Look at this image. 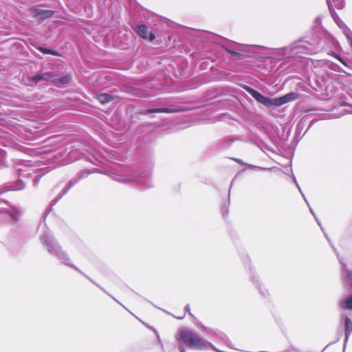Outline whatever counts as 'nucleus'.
<instances>
[{
	"instance_id": "1",
	"label": "nucleus",
	"mask_w": 352,
	"mask_h": 352,
	"mask_svg": "<svg viewBox=\"0 0 352 352\" xmlns=\"http://www.w3.org/2000/svg\"><path fill=\"white\" fill-rule=\"evenodd\" d=\"M246 91L258 102L266 107L275 106L274 99L268 98L251 87H246Z\"/></svg>"
},
{
	"instance_id": "2",
	"label": "nucleus",
	"mask_w": 352,
	"mask_h": 352,
	"mask_svg": "<svg viewBox=\"0 0 352 352\" xmlns=\"http://www.w3.org/2000/svg\"><path fill=\"white\" fill-rule=\"evenodd\" d=\"M298 96H299V95L298 93L291 92V93L285 94L283 96H281V97H279L277 98H274L275 106L280 107L285 103L294 101V100L298 99Z\"/></svg>"
},
{
	"instance_id": "3",
	"label": "nucleus",
	"mask_w": 352,
	"mask_h": 352,
	"mask_svg": "<svg viewBox=\"0 0 352 352\" xmlns=\"http://www.w3.org/2000/svg\"><path fill=\"white\" fill-rule=\"evenodd\" d=\"M31 12L34 18L40 20H45L52 16L54 12L50 10H41L38 8H32Z\"/></svg>"
},
{
	"instance_id": "4",
	"label": "nucleus",
	"mask_w": 352,
	"mask_h": 352,
	"mask_svg": "<svg viewBox=\"0 0 352 352\" xmlns=\"http://www.w3.org/2000/svg\"><path fill=\"white\" fill-rule=\"evenodd\" d=\"M136 32L143 39H148L150 41H153L155 38L153 32H148V28L145 25H140L138 26Z\"/></svg>"
},
{
	"instance_id": "5",
	"label": "nucleus",
	"mask_w": 352,
	"mask_h": 352,
	"mask_svg": "<svg viewBox=\"0 0 352 352\" xmlns=\"http://www.w3.org/2000/svg\"><path fill=\"white\" fill-rule=\"evenodd\" d=\"M340 263L342 265V277L344 281L349 284L352 289V270H349L346 265L341 260Z\"/></svg>"
},
{
	"instance_id": "6",
	"label": "nucleus",
	"mask_w": 352,
	"mask_h": 352,
	"mask_svg": "<svg viewBox=\"0 0 352 352\" xmlns=\"http://www.w3.org/2000/svg\"><path fill=\"white\" fill-rule=\"evenodd\" d=\"M335 21L338 24V25L342 30L343 33L346 37L347 40L349 43H352V32L345 25V24L340 19H335Z\"/></svg>"
},
{
	"instance_id": "7",
	"label": "nucleus",
	"mask_w": 352,
	"mask_h": 352,
	"mask_svg": "<svg viewBox=\"0 0 352 352\" xmlns=\"http://www.w3.org/2000/svg\"><path fill=\"white\" fill-rule=\"evenodd\" d=\"M340 307L344 309L352 310V295L343 298L340 300Z\"/></svg>"
},
{
	"instance_id": "8",
	"label": "nucleus",
	"mask_w": 352,
	"mask_h": 352,
	"mask_svg": "<svg viewBox=\"0 0 352 352\" xmlns=\"http://www.w3.org/2000/svg\"><path fill=\"white\" fill-rule=\"evenodd\" d=\"M344 331H345V342L348 340L351 333L352 332V321L351 319L346 316L345 318V324H344Z\"/></svg>"
},
{
	"instance_id": "9",
	"label": "nucleus",
	"mask_w": 352,
	"mask_h": 352,
	"mask_svg": "<svg viewBox=\"0 0 352 352\" xmlns=\"http://www.w3.org/2000/svg\"><path fill=\"white\" fill-rule=\"evenodd\" d=\"M329 10H331L333 7L338 9H342L344 6L343 0H327Z\"/></svg>"
},
{
	"instance_id": "10",
	"label": "nucleus",
	"mask_w": 352,
	"mask_h": 352,
	"mask_svg": "<svg viewBox=\"0 0 352 352\" xmlns=\"http://www.w3.org/2000/svg\"><path fill=\"white\" fill-rule=\"evenodd\" d=\"M170 112H175V111L171 110L168 108H157V109H150L148 110H145L142 112V114L146 115L148 113H170Z\"/></svg>"
},
{
	"instance_id": "11",
	"label": "nucleus",
	"mask_w": 352,
	"mask_h": 352,
	"mask_svg": "<svg viewBox=\"0 0 352 352\" xmlns=\"http://www.w3.org/2000/svg\"><path fill=\"white\" fill-rule=\"evenodd\" d=\"M96 98L101 104H106L113 100V97L108 94H98Z\"/></svg>"
},
{
	"instance_id": "12",
	"label": "nucleus",
	"mask_w": 352,
	"mask_h": 352,
	"mask_svg": "<svg viewBox=\"0 0 352 352\" xmlns=\"http://www.w3.org/2000/svg\"><path fill=\"white\" fill-rule=\"evenodd\" d=\"M38 50L40 52H41L42 53L45 54H52V55L58 56H60L59 53L54 50L47 49V48H45L43 47H39L38 48Z\"/></svg>"
},
{
	"instance_id": "13",
	"label": "nucleus",
	"mask_w": 352,
	"mask_h": 352,
	"mask_svg": "<svg viewBox=\"0 0 352 352\" xmlns=\"http://www.w3.org/2000/svg\"><path fill=\"white\" fill-rule=\"evenodd\" d=\"M72 80V76L71 75H67V76H63L61 78H60L56 82V84L58 85V83H60V84H67L69 83Z\"/></svg>"
},
{
	"instance_id": "14",
	"label": "nucleus",
	"mask_w": 352,
	"mask_h": 352,
	"mask_svg": "<svg viewBox=\"0 0 352 352\" xmlns=\"http://www.w3.org/2000/svg\"><path fill=\"white\" fill-rule=\"evenodd\" d=\"M44 78L43 75H36L32 78V80L36 82H38Z\"/></svg>"
},
{
	"instance_id": "15",
	"label": "nucleus",
	"mask_w": 352,
	"mask_h": 352,
	"mask_svg": "<svg viewBox=\"0 0 352 352\" xmlns=\"http://www.w3.org/2000/svg\"><path fill=\"white\" fill-rule=\"evenodd\" d=\"M228 52L230 54H232V55H233V56H237V55H239V53H237V52H234V51H232V50H228Z\"/></svg>"
},
{
	"instance_id": "16",
	"label": "nucleus",
	"mask_w": 352,
	"mask_h": 352,
	"mask_svg": "<svg viewBox=\"0 0 352 352\" xmlns=\"http://www.w3.org/2000/svg\"><path fill=\"white\" fill-rule=\"evenodd\" d=\"M261 292H262L264 296H267L268 294L267 290L265 289H263V291L261 289Z\"/></svg>"
},
{
	"instance_id": "17",
	"label": "nucleus",
	"mask_w": 352,
	"mask_h": 352,
	"mask_svg": "<svg viewBox=\"0 0 352 352\" xmlns=\"http://www.w3.org/2000/svg\"><path fill=\"white\" fill-rule=\"evenodd\" d=\"M185 309H186V311H190V307H189V305H186L185 307Z\"/></svg>"
},
{
	"instance_id": "18",
	"label": "nucleus",
	"mask_w": 352,
	"mask_h": 352,
	"mask_svg": "<svg viewBox=\"0 0 352 352\" xmlns=\"http://www.w3.org/2000/svg\"><path fill=\"white\" fill-rule=\"evenodd\" d=\"M257 168L259 170H267V168H262V167H257Z\"/></svg>"
},
{
	"instance_id": "19",
	"label": "nucleus",
	"mask_w": 352,
	"mask_h": 352,
	"mask_svg": "<svg viewBox=\"0 0 352 352\" xmlns=\"http://www.w3.org/2000/svg\"><path fill=\"white\" fill-rule=\"evenodd\" d=\"M302 197H304V199H305V201H306V203L309 205V204H308V201H307V199L305 198V197L304 196V195H303L302 193Z\"/></svg>"
},
{
	"instance_id": "20",
	"label": "nucleus",
	"mask_w": 352,
	"mask_h": 352,
	"mask_svg": "<svg viewBox=\"0 0 352 352\" xmlns=\"http://www.w3.org/2000/svg\"><path fill=\"white\" fill-rule=\"evenodd\" d=\"M294 182H295V183H297L295 179H294ZM297 186H298V188L299 190H300V186L298 185H297ZM300 191H301V190H300ZM300 192L302 193V192Z\"/></svg>"
},
{
	"instance_id": "21",
	"label": "nucleus",
	"mask_w": 352,
	"mask_h": 352,
	"mask_svg": "<svg viewBox=\"0 0 352 352\" xmlns=\"http://www.w3.org/2000/svg\"><path fill=\"white\" fill-rule=\"evenodd\" d=\"M310 211H311V212L313 214H314V211L312 210V209H311V208H310Z\"/></svg>"
},
{
	"instance_id": "22",
	"label": "nucleus",
	"mask_w": 352,
	"mask_h": 352,
	"mask_svg": "<svg viewBox=\"0 0 352 352\" xmlns=\"http://www.w3.org/2000/svg\"><path fill=\"white\" fill-rule=\"evenodd\" d=\"M183 317H179L177 316V319H182Z\"/></svg>"
},
{
	"instance_id": "23",
	"label": "nucleus",
	"mask_w": 352,
	"mask_h": 352,
	"mask_svg": "<svg viewBox=\"0 0 352 352\" xmlns=\"http://www.w3.org/2000/svg\"><path fill=\"white\" fill-rule=\"evenodd\" d=\"M181 352H184V349H182V350L181 351Z\"/></svg>"
},
{
	"instance_id": "24",
	"label": "nucleus",
	"mask_w": 352,
	"mask_h": 352,
	"mask_svg": "<svg viewBox=\"0 0 352 352\" xmlns=\"http://www.w3.org/2000/svg\"><path fill=\"white\" fill-rule=\"evenodd\" d=\"M351 45L352 46V43H350Z\"/></svg>"
}]
</instances>
